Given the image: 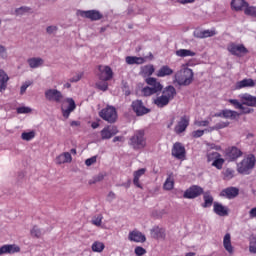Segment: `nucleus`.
I'll return each mask as SVG.
<instances>
[{
	"label": "nucleus",
	"mask_w": 256,
	"mask_h": 256,
	"mask_svg": "<svg viewBox=\"0 0 256 256\" xmlns=\"http://www.w3.org/2000/svg\"><path fill=\"white\" fill-rule=\"evenodd\" d=\"M126 63L127 65H143V63H145V58L137 56H127Z\"/></svg>",
	"instance_id": "obj_31"
},
{
	"label": "nucleus",
	"mask_w": 256,
	"mask_h": 256,
	"mask_svg": "<svg viewBox=\"0 0 256 256\" xmlns=\"http://www.w3.org/2000/svg\"><path fill=\"white\" fill-rule=\"evenodd\" d=\"M239 157H243V151H241V149L237 148V146L228 147L224 151V159H225V161H228V163L237 161L239 159Z\"/></svg>",
	"instance_id": "obj_6"
},
{
	"label": "nucleus",
	"mask_w": 256,
	"mask_h": 256,
	"mask_svg": "<svg viewBox=\"0 0 256 256\" xmlns=\"http://www.w3.org/2000/svg\"><path fill=\"white\" fill-rule=\"evenodd\" d=\"M99 117L107 123H115L117 121V110L113 106H107L99 112Z\"/></svg>",
	"instance_id": "obj_5"
},
{
	"label": "nucleus",
	"mask_w": 256,
	"mask_h": 256,
	"mask_svg": "<svg viewBox=\"0 0 256 256\" xmlns=\"http://www.w3.org/2000/svg\"><path fill=\"white\" fill-rule=\"evenodd\" d=\"M203 188L201 186L193 185L189 187L183 194L184 199H197L203 195Z\"/></svg>",
	"instance_id": "obj_12"
},
{
	"label": "nucleus",
	"mask_w": 256,
	"mask_h": 256,
	"mask_svg": "<svg viewBox=\"0 0 256 256\" xmlns=\"http://www.w3.org/2000/svg\"><path fill=\"white\" fill-rule=\"evenodd\" d=\"M247 87H255V80L251 78H244L243 80L236 82L234 86L236 91Z\"/></svg>",
	"instance_id": "obj_19"
},
{
	"label": "nucleus",
	"mask_w": 256,
	"mask_h": 256,
	"mask_svg": "<svg viewBox=\"0 0 256 256\" xmlns=\"http://www.w3.org/2000/svg\"><path fill=\"white\" fill-rule=\"evenodd\" d=\"M186 155L187 151L185 150V146L180 142L174 143L172 147V157H175V159H179L180 161H185Z\"/></svg>",
	"instance_id": "obj_10"
},
{
	"label": "nucleus",
	"mask_w": 256,
	"mask_h": 256,
	"mask_svg": "<svg viewBox=\"0 0 256 256\" xmlns=\"http://www.w3.org/2000/svg\"><path fill=\"white\" fill-rule=\"evenodd\" d=\"M224 179H226V181H229L230 179H233L235 177V170L231 169V168H227L224 172Z\"/></svg>",
	"instance_id": "obj_42"
},
{
	"label": "nucleus",
	"mask_w": 256,
	"mask_h": 256,
	"mask_svg": "<svg viewBox=\"0 0 256 256\" xmlns=\"http://www.w3.org/2000/svg\"><path fill=\"white\" fill-rule=\"evenodd\" d=\"M129 145L135 150L145 149L147 145V140L145 139V132L143 130H138L129 140Z\"/></svg>",
	"instance_id": "obj_2"
},
{
	"label": "nucleus",
	"mask_w": 256,
	"mask_h": 256,
	"mask_svg": "<svg viewBox=\"0 0 256 256\" xmlns=\"http://www.w3.org/2000/svg\"><path fill=\"white\" fill-rule=\"evenodd\" d=\"M225 164V159L218 157L216 158L213 163L212 167H216V169H223V165Z\"/></svg>",
	"instance_id": "obj_41"
},
{
	"label": "nucleus",
	"mask_w": 256,
	"mask_h": 256,
	"mask_svg": "<svg viewBox=\"0 0 256 256\" xmlns=\"http://www.w3.org/2000/svg\"><path fill=\"white\" fill-rule=\"evenodd\" d=\"M218 157H221V155L219 154V152H211L207 155V159L208 161H215V159H217Z\"/></svg>",
	"instance_id": "obj_53"
},
{
	"label": "nucleus",
	"mask_w": 256,
	"mask_h": 256,
	"mask_svg": "<svg viewBox=\"0 0 256 256\" xmlns=\"http://www.w3.org/2000/svg\"><path fill=\"white\" fill-rule=\"evenodd\" d=\"M249 251L250 253H256V240L250 242Z\"/></svg>",
	"instance_id": "obj_62"
},
{
	"label": "nucleus",
	"mask_w": 256,
	"mask_h": 256,
	"mask_svg": "<svg viewBox=\"0 0 256 256\" xmlns=\"http://www.w3.org/2000/svg\"><path fill=\"white\" fill-rule=\"evenodd\" d=\"M223 247L224 249H226L228 253H230V255H233L234 249H233V245L231 244V234L229 233L225 234L223 238Z\"/></svg>",
	"instance_id": "obj_29"
},
{
	"label": "nucleus",
	"mask_w": 256,
	"mask_h": 256,
	"mask_svg": "<svg viewBox=\"0 0 256 256\" xmlns=\"http://www.w3.org/2000/svg\"><path fill=\"white\" fill-rule=\"evenodd\" d=\"M132 109L138 117H141V115H147L151 110L148 109L143 105V101L141 100H135L132 102Z\"/></svg>",
	"instance_id": "obj_15"
},
{
	"label": "nucleus",
	"mask_w": 256,
	"mask_h": 256,
	"mask_svg": "<svg viewBox=\"0 0 256 256\" xmlns=\"http://www.w3.org/2000/svg\"><path fill=\"white\" fill-rule=\"evenodd\" d=\"M204 39H207V37H215L217 35V31L215 29L212 30H203Z\"/></svg>",
	"instance_id": "obj_50"
},
{
	"label": "nucleus",
	"mask_w": 256,
	"mask_h": 256,
	"mask_svg": "<svg viewBox=\"0 0 256 256\" xmlns=\"http://www.w3.org/2000/svg\"><path fill=\"white\" fill-rule=\"evenodd\" d=\"M96 87L100 91H107L109 89V84L107 83V81L98 82V83H96Z\"/></svg>",
	"instance_id": "obj_46"
},
{
	"label": "nucleus",
	"mask_w": 256,
	"mask_h": 256,
	"mask_svg": "<svg viewBox=\"0 0 256 256\" xmlns=\"http://www.w3.org/2000/svg\"><path fill=\"white\" fill-rule=\"evenodd\" d=\"M134 253L137 256H142V255H145L147 253V250H145V248H143L141 246H137L134 250Z\"/></svg>",
	"instance_id": "obj_51"
},
{
	"label": "nucleus",
	"mask_w": 256,
	"mask_h": 256,
	"mask_svg": "<svg viewBox=\"0 0 256 256\" xmlns=\"http://www.w3.org/2000/svg\"><path fill=\"white\" fill-rule=\"evenodd\" d=\"M104 249H105V244H103V242L95 241L92 244V251L94 253H103Z\"/></svg>",
	"instance_id": "obj_38"
},
{
	"label": "nucleus",
	"mask_w": 256,
	"mask_h": 256,
	"mask_svg": "<svg viewBox=\"0 0 256 256\" xmlns=\"http://www.w3.org/2000/svg\"><path fill=\"white\" fill-rule=\"evenodd\" d=\"M256 159L255 155L251 154L244 158L240 163L237 164V171L242 175H249V171L255 167Z\"/></svg>",
	"instance_id": "obj_3"
},
{
	"label": "nucleus",
	"mask_w": 256,
	"mask_h": 256,
	"mask_svg": "<svg viewBox=\"0 0 256 256\" xmlns=\"http://www.w3.org/2000/svg\"><path fill=\"white\" fill-rule=\"evenodd\" d=\"M73 113L69 108L67 109H62V115L65 117V119H69V116Z\"/></svg>",
	"instance_id": "obj_59"
},
{
	"label": "nucleus",
	"mask_w": 256,
	"mask_h": 256,
	"mask_svg": "<svg viewBox=\"0 0 256 256\" xmlns=\"http://www.w3.org/2000/svg\"><path fill=\"white\" fill-rule=\"evenodd\" d=\"M66 101L68 103L67 109H69L70 111H75V109L77 108V105L75 104V100H73V98H67Z\"/></svg>",
	"instance_id": "obj_49"
},
{
	"label": "nucleus",
	"mask_w": 256,
	"mask_h": 256,
	"mask_svg": "<svg viewBox=\"0 0 256 256\" xmlns=\"http://www.w3.org/2000/svg\"><path fill=\"white\" fill-rule=\"evenodd\" d=\"M44 61L42 58H29L28 64L31 69H37L38 67H41L43 65Z\"/></svg>",
	"instance_id": "obj_35"
},
{
	"label": "nucleus",
	"mask_w": 256,
	"mask_h": 256,
	"mask_svg": "<svg viewBox=\"0 0 256 256\" xmlns=\"http://www.w3.org/2000/svg\"><path fill=\"white\" fill-rule=\"evenodd\" d=\"M248 4L249 2L245 0H232L230 3L232 11H237V12L245 11Z\"/></svg>",
	"instance_id": "obj_22"
},
{
	"label": "nucleus",
	"mask_w": 256,
	"mask_h": 256,
	"mask_svg": "<svg viewBox=\"0 0 256 256\" xmlns=\"http://www.w3.org/2000/svg\"><path fill=\"white\" fill-rule=\"evenodd\" d=\"M128 239L129 241H134L135 243H145V241L147 240L145 238V235L137 230H133L132 232H130Z\"/></svg>",
	"instance_id": "obj_24"
},
{
	"label": "nucleus",
	"mask_w": 256,
	"mask_h": 256,
	"mask_svg": "<svg viewBox=\"0 0 256 256\" xmlns=\"http://www.w3.org/2000/svg\"><path fill=\"white\" fill-rule=\"evenodd\" d=\"M177 57H195V52L187 49H179L176 51Z\"/></svg>",
	"instance_id": "obj_37"
},
{
	"label": "nucleus",
	"mask_w": 256,
	"mask_h": 256,
	"mask_svg": "<svg viewBox=\"0 0 256 256\" xmlns=\"http://www.w3.org/2000/svg\"><path fill=\"white\" fill-rule=\"evenodd\" d=\"M57 26H48L46 28V33H48V35H52V33H55V31H57Z\"/></svg>",
	"instance_id": "obj_60"
},
{
	"label": "nucleus",
	"mask_w": 256,
	"mask_h": 256,
	"mask_svg": "<svg viewBox=\"0 0 256 256\" xmlns=\"http://www.w3.org/2000/svg\"><path fill=\"white\" fill-rule=\"evenodd\" d=\"M249 218H250V219H255V218H256V207L252 208V209L249 211Z\"/></svg>",
	"instance_id": "obj_63"
},
{
	"label": "nucleus",
	"mask_w": 256,
	"mask_h": 256,
	"mask_svg": "<svg viewBox=\"0 0 256 256\" xmlns=\"http://www.w3.org/2000/svg\"><path fill=\"white\" fill-rule=\"evenodd\" d=\"M213 211L219 217H227V215H229V208H227V206H223V204L219 202H214Z\"/></svg>",
	"instance_id": "obj_17"
},
{
	"label": "nucleus",
	"mask_w": 256,
	"mask_h": 256,
	"mask_svg": "<svg viewBox=\"0 0 256 256\" xmlns=\"http://www.w3.org/2000/svg\"><path fill=\"white\" fill-rule=\"evenodd\" d=\"M152 237L154 239H165V229L155 227L152 229Z\"/></svg>",
	"instance_id": "obj_34"
},
{
	"label": "nucleus",
	"mask_w": 256,
	"mask_h": 256,
	"mask_svg": "<svg viewBox=\"0 0 256 256\" xmlns=\"http://www.w3.org/2000/svg\"><path fill=\"white\" fill-rule=\"evenodd\" d=\"M205 131H208V129L206 130H195L192 132V136L195 139H199V137H203V135H205Z\"/></svg>",
	"instance_id": "obj_52"
},
{
	"label": "nucleus",
	"mask_w": 256,
	"mask_h": 256,
	"mask_svg": "<svg viewBox=\"0 0 256 256\" xmlns=\"http://www.w3.org/2000/svg\"><path fill=\"white\" fill-rule=\"evenodd\" d=\"M156 75L158 77H169L173 75V69L168 65H164L157 71Z\"/></svg>",
	"instance_id": "obj_33"
},
{
	"label": "nucleus",
	"mask_w": 256,
	"mask_h": 256,
	"mask_svg": "<svg viewBox=\"0 0 256 256\" xmlns=\"http://www.w3.org/2000/svg\"><path fill=\"white\" fill-rule=\"evenodd\" d=\"M162 95L165 99H168V101H173L175 99V96L177 95V90L172 86H166L164 89L162 88Z\"/></svg>",
	"instance_id": "obj_21"
},
{
	"label": "nucleus",
	"mask_w": 256,
	"mask_h": 256,
	"mask_svg": "<svg viewBox=\"0 0 256 256\" xmlns=\"http://www.w3.org/2000/svg\"><path fill=\"white\" fill-rule=\"evenodd\" d=\"M174 77L178 85H191L193 83V70L187 68L177 72Z\"/></svg>",
	"instance_id": "obj_4"
},
{
	"label": "nucleus",
	"mask_w": 256,
	"mask_h": 256,
	"mask_svg": "<svg viewBox=\"0 0 256 256\" xmlns=\"http://www.w3.org/2000/svg\"><path fill=\"white\" fill-rule=\"evenodd\" d=\"M83 74H77L76 76L70 78V83H77V81H81Z\"/></svg>",
	"instance_id": "obj_61"
},
{
	"label": "nucleus",
	"mask_w": 256,
	"mask_h": 256,
	"mask_svg": "<svg viewBox=\"0 0 256 256\" xmlns=\"http://www.w3.org/2000/svg\"><path fill=\"white\" fill-rule=\"evenodd\" d=\"M21 248L17 244H5L0 247V256L1 255H13L19 253Z\"/></svg>",
	"instance_id": "obj_16"
},
{
	"label": "nucleus",
	"mask_w": 256,
	"mask_h": 256,
	"mask_svg": "<svg viewBox=\"0 0 256 256\" xmlns=\"http://www.w3.org/2000/svg\"><path fill=\"white\" fill-rule=\"evenodd\" d=\"M230 125L229 121L226 122H218L215 124V126L209 127L207 129L208 133H212V131H219L221 129L227 128V126Z\"/></svg>",
	"instance_id": "obj_36"
},
{
	"label": "nucleus",
	"mask_w": 256,
	"mask_h": 256,
	"mask_svg": "<svg viewBox=\"0 0 256 256\" xmlns=\"http://www.w3.org/2000/svg\"><path fill=\"white\" fill-rule=\"evenodd\" d=\"M31 85V82H25L21 88H20V95H23L25 91H27V88Z\"/></svg>",
	"instance_id": "obj_58"
},
{
	"label": "nucleus",
	"mask_w": 256,
	"mask_h": 256,
	"mask_svg": "<svg viewBox=\"0 0 256 256\" xmlns=\"http://www.w3.org/2000/svg\"><path fill=\"white\" fill-rule=\"evenodd\" d=\"M154 105L158 107L159 109H163V107H167L169 103H171L167 98H165L163 95L158 96L153 101Z\"/></svg>",
	"instance_id": "obj_32"
},
{
	"label": "nucleus",
	"mask_w": 256,
	"mask_h": 256,
	"mask_svg": "<svg viewBox=\"0 0 256 256\" xmlns=\"http://www.w3.org/2000/svg\"><path fill=\"white\" fill-rule=\"evenodd\" d=\"M117 133H119V129H117L116 126H105L100 131L101 139L103 141H105L107 139H111V137H115V135H117Z\"/></svg>",
	"instance_id": "obj_14"
},
{
	"label": "nucleus",
	"mask_w": 256,
	"mask_h": 256,
	"mask_svg": "<svg viewBox=\"0 0 256 256\" xmlns=\"http://www.w3.org/2000/svg\"><path fill=\"white\" fill-rule=\"evenodd\" d=\"M16 15H24V13H31V8L22 6L15 10Z\"/></svg>",
	"instance_id": "obj_45"
},
{
	"label": "nucleus",
	"mask_w": 256,
	"mask_h": 256,
	"mask_svg": "<svg viewBox=\"0 0 256 256\" xmlns=\"http://www.w3.org/2000/svg\"><path fill=\"white\" fill-rule=\"evenodd\" d=\"M191 119L189 116L184 115L180 118V120L177 122L176 126L174 127V132L176 135H181V133H185L187 131V128L189 127Z\"/></svg>",
	"instance_id": "obj_11"
},
{
	"label": "nucleus",
	"mask_w": 256,
	"mask_h": 256,
	"mask_svg": "<svg viewBox=\"0 0 256 256\" xmlns=\"http://www.w3.org/2000/svg\"><path fill=\"white\" fill-rule=\"evenodd\" d=\"M147 172V169L141 168L133 173V184L135 187H138V189H143V185H141V182H139V179L143 177V174Z\"/></svg>",
	"instance_id": "obj_26"
},
{
	"label": "nucleus",
	"mask_w": 256,
	"mask_h": 256,
	"mask_svg": "<svg viewBox=\"0 0 256 256\" xmlns=\"http://www.w3.org/2000/svg\"><path fill=\"white\" fill-rule=\"evenodd\" d=\"M117 141H123V136H115L113 138V143H117Z\"/></svg>",
	"instance_id": "obj_64"
},
{
	"label": "nucleus",
	"mask_w": 256,
	"mask_h": 256,
	"mask_svg": "<svg viewBox=\"0 0 256 256\" xmlns=\"http://www.w3.org/2000/svg\"><path fill=\"white\" fill-rule=\"evenodd\" d=\"M145 82L149 86L142 89L144 97H151V95H157V93H161V91H163V84L157 81V78H146Z\"/></svg>",
	"instance_id": "obj_1"
},
{
	"label": "nucleus",
	"mask_w": 256,
	"mask_h": 256,
	"mask_svg": "<svg viewBox=\"0 0 256 256\" xmlns=\"http://www.w3.org/2000/svg\"><path fill=\"white\" fill-rule=\"evenodd\" d=\"M17 113L19 114L31 113V108L25 107V106L19 107L17 108Z\"/></svg>",
	"instance_id": "obj_55"
},
{
	"label": "nucleus",
	"mask_w": 256,
	"mask_h": 256,
	"mask_svg": "<svg viewBox=\"0 0 256 256\" xmlns=\"http://www.w3.org/2000/svg\"><path fill=\"white\" fill-rule=\"evenodd\" d=\"M98 77L100 81H111L113 79V70L109 66H98Z\"/></svg>",
	"instance_id": "obj_13"
},
{
	"label": "nucleus",
	"mask_w": 256,
	"mask_h": 256,
	"mask_svg": "<svg viewBox=\"0 0 256 256\" xmlns=\"http://www.w3.org/2000/svg\"><path fill=\"white\" fill-rule=\"evenodd\" d=\"M228 102L231 104V105H233V107L235 108V109H244L243 108V103H241V102H239V100H237V99H229L228 100Z\"/></svg>",
	"instance_id": "obj_44"
},
{
	"label": "nucleus",
	"mask_w": 256,
	"mask_h": 256,
	"mask_svg": "<svg viewBox=\"0 0 256 256\" xmlns=\"http://www.w3.org/2000/svg\"><path fill=\"white\" fill-rule=\"evenodd\" d=\"M71 161H73V157L71 156V153H69V152H64L56 158L57 165L71 163Z\"/></svg>",
	"instance_id": "obj_28"
},
{
	"label": "nucleus",
	"mask_w": 256,
	"mask_h": 256,
	"mask_svg": "<svg viewBox=\"0 0 256 256\" xmlns=\"http://www.w3.org/2000/svg\"><path fill=\"white\" fill-rule=\"evenodd\" d=\"M194 37H196V39H204L203 30H195Z\"/></svg>",
	"instance_id": "obj_57"
},
{
	"label": "nucleus",
	"mask_w": 256,
	"mask_h": 256,
	"mask_svg": "<svg viewBox=\"0 0 256 256\" xmlns=\"http://www.w3.org/2000/svg\"><path fill=\"white\" fill-rule=\"evenodd\" d=\"M94 163H97V156H93L91 158H88L85 161V165H87V167H91V165H94Z\"/></svg>",
	"instance_id": "obj_54"
},
{
	"label": "nucleus",
	"mask_w": 256,
	"mask_h": 256,
	"mask_svg": "<svg viewBox=\"0 0 256 256\" xmlns=\"http://www.w3.org/2000/svg\"><path fill=\"white\" fill-rule=\"evenodd\" d=\"M32 237H36V239H39L41 237V229L39 227L34 226L31 230Z\"/></svg>",
	"instance_id": "obj_48"
},
{
	"label": "nucleus",
	"mask_w": 256,
	"mask_h": 256,
	"mask_svg": "<svg viewBox=\"0 0 256 256\" xmlns=\"http://www.w3.org/2000/svg\"><path fill=\"white\" fill-rule=\"evenodd\" d=\"M244 15L256 18V6L247 4L246 9H244Z\"/></svg>",
	"instance_id": "obj_39"
},
{
	"label": "nucleus",
	"mask_w": 256,
	"mask_h": 256,
	"mask_svg": "<svg viewBox=\"0 0 256 256\" xmlns=\"http://www.w3.org/2000/svg\"><path fill=\"white\" fill-rule=\"evenodd\" d=\"M227 51H229L231 55H235V57H243V55H247L249 53V50H247L245 45L235 43H230L227 46Z\"/></svg>",
	"instance_id": "obj_8"
},
{
	"label": "nucleus",
	"mask_w": 256,
	"mask_h": 256,
	"mask_svg": "<svg viewBox=\"0 0 256 256\" xmlns=\"http://www.w3.org/2000/svg\"><path fill=\"white\" fill-rule=\"evenodd\" d=\"M204 203L202 204V207L204 209H207V207H211L213 205V196L211 195V191H206L202 193Z\"/></svg>",
	"instance_id": "obj_30"
},
{
	"label": "nucleus",
	"mask_w": 256,
	"mask_h": 256,
	"mask_svg": "<svg viewBox=\"0 0 256 256\" xmlns=\"http://www.w3.org/2000/svg\"><path fill=\"white\" fill-rule=\"evenodd\" d=\"M101 223H103V215L101 214L92 219V224L96 225V227H101Z\"/></svg>",
	"instance_id": "obj_47"
},
{
	"label": "nucleus",
	"mask_w": 256,
	"mask_h": 256,
	"mask_svg": "<svg viewBox=\"0 0 256 256\" xmlns=\"http://www.w3.org/2000/svg\"><path fill=\"white\" fill-rule=\"evenodd\" d=\"M174 187L175 181L171 177H168L164 182L163 189H165V191H172Z\"/></svg>",
	"instance_id": "obj_40"
},
{
	"label": "nucleus",
	"mask_w": 256,
	"mask_h": 256,
	"mask_svg": "<svg viewBox=\"0 0 256 256\" xmlns=\"http://www.w3.org/2000/svg\"><path fill=\"white\" fill-rule=\"evenodd\" d=\"M78 15L84 19H90V21H101L103 19V14L99 10H80Z\"/></svg>",
	"instance_id": "obj_9"
},
{
	"label": "nucleus",
	"mask_w": 256,
	"mask_h": 256,
	"mask_svg": "<svg viewBox=\"0 0 256 256\" xmlns=\"http://www.w3.org/2000/svg\"><path fill=\"white\" fill-rule=\"evenodd\" d=\"M155 73V66L153 64H147L144 66H141L140 68V75L142 77H147L149 79L151 75Z\"/></svg>",
	"instance_id": "obj_25"
},
{
	"label": "nucleus",
	"mask_w": 256,
	"mask_h": 256,
	"mask_svg": "<svg viewBox=\"0 0 256 256\" xmlns=\"http://www.w3.org/2000/svg\"><path fill=\"white\" fill-rule=\"evenodd\" d=\"M7 83H9V75L0 69V93L7 90Z\"/></svg>",
	"instance_id": "obj_27"
},
{
	"label": "nucleus",
	"mask_w": 256,
	"mask_h": 256,
	"mask_svg": "<svg viewBox=\"0 0 256 256\" xmlns=\"http://www.w3.org/2000/svg\"><path fill=\"white\" fill-rule=\"evenodd\" d=\"M209 120H201V121H196L195 125H197V127H209Z\"/></svg>",
	"instance_id": "obj_56"
},
{
	"label": "nucleus",
	"mask_w": 256,
	"mask_h": 256,
	"mask_svg": "<svg viewBox=\"0 0 256 256\" xmlns=\"http://www.w3.org/2000/svg\"><path fill=\"white\" fill-rule=\"evenodd\" d=\"M242 105H247L248 107H256V96L251 94H242L240 96Z\"/></svg>",
	"instance_id": "obj_20"
},
{
	"label": "nucleus",
	"mask_w": 256,
	"mask_h": 256,
	"mask_svg": "<svg viewBox=\"0 0 256 256\" xmlns=\"http://www.w3.org/2000/svg\"><path fill=\"white\" fill-rule=\"evenodd\" d=\"M214 117H223L224 119H237L239 117V113L233 110H222L214 115Z\"/></svg>",
	"instance_id": "obj_23"
},
{
	"label": "nucleus",
	"mask_w": 256,
	"mask_h": 256,
	"mask_svg": "<svg viewBox=\"0 0 256 256\" xmlns=\"http://www.w3.org/2000/svg\"><path fill=\"white\" fill-rule=\"evenodd\" d=\"M23 141H31V139H35V132H23L21 135Z\"/></svg>",
	"instance_id": "obj_43"
},
{
	"label": "nucleus",
	"mask_w": 256,
	"mask_h": 256,
	"mask_svg": "<svg viewBox=\"0 0 256 256\" xmlns=\"http://www.w3.org/2000/svg\"><path fill=\"white\" fill-rule=\"evenodd\" d=\"M44 95L47 101L54 102V103H63L65 99V97L63 96V93H61V91L54 88L46 90Z\"/></svg>",
	"instance_id": "obj_7"
},
{
	"label": "nucleus",
	"mask_w": 256,
	"mask_h": 256,
	"mask_svg": "<svg viewBox=\"0 0 256 256\" xmlns=\"http://www.w3.org/2000/svg\"><path fill=\"white\" fill-rule=\"evenodd\" d=\"M239 195V190L236 187H228L220 192V197H225L226 199H235Z\"/></svg>",
	"instance_id": "obj_18"
}]
</instances>
